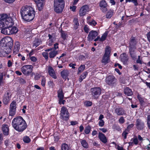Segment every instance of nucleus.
<instances>
[{"mask_svg":"<svg viewBox=\"0 0 150 150\" xmlns=\"http://www.w3.org/2000/svg\"><path fill=\"white\" fill-rule=\"evenodd\" d=\"M13 17H8L6 14L0 15V28L1 29V33L5 35H10V27L13 25Z\"/></svg>","mask_w":150,"mask_h":150,"instance_id":"1","label":"nucleus"},{"mask_svg":"<svg viewBox=\"0 0 150 150\" xmlns=\"http://www.w3.org/2000/svg\"><path fill=\"white\" fill-rule=\"evenodd\" d=\"M13 46L12 38L6 37L2 38L0 42V57L7 56L11 52Z\"/></svg>","mask_w":150,"mask_h":150,"instance_id":"2","label":"nucleus"},{"mask_svg":"<svg viewBox=\"0 0 150 150\" xmlns=\"http://www.w3.org/2000/svg\"><path fill=\"white\" fill-rule=\"evenodd\" d=\"M21 13L22 18L27 21H31L35 16V10L30 6H25L23 7L21 9Z\"/></svg>","mask_w":150,"mask_h":150,"instance_id":"3","label":"nucleus"},{"mask_svg":"<svg viewBox=\"0 0 150 150\" xmlns=\"http://www.w3.org/2000/svg\"><path fill=\"white\" fill-rule=\"evenodd\" d=\"M12 125L14 129L19 132H23L27 126L25 121L21 116L14 118L12 120Z\"/></svg>","mask_w":150,"mask_h":150,"instance_id":"4","label":"nucleus"},{"mask_svg":"<svg viewBox=\"0 0 150 150\" xmlns=\"http://www.w3.org/2000/svg\"><path fill=\"white\" fill-rule=\"evenodd\" d=\"M65 2L64 0H54V8L57 13H61L64 8Z\"/></svg>","mask_w":150,"mask_h":150,"instance_id":"5","label":"nucleus"},{"mask_svg":"<svg viewBox=\"0 0 150 150\" xmlns=\"http://www.w3.org/2000/svg\"><path fill=\"white\" fill-rule=\"evenodd\" d=\"M137 40L135 37H132L129 42V52L131 57L133 59L136 57L134 51L136 47L135 46L137 43Z\"/></svg>","mask_w":150,"mask_h":150,"instance_id":"6","label":"nucleus"},{"mask_svg":"<svg viewBox=\"0 0 150 150\" xmlns=\"http://www.w3.org/2000/svg\"><path fill=\"white\" fill-rule=\"evenodd\" d=\"M33 68L32 65L27 64L22 66L21 70L23 74L26 76H28L32 73Z\"/></svg>","mask_w":150,"mask_h":150,"instance_id":"7","label":"nucleus"},{"mask_svg":"<svg viewBox=\"0 0 150 150\" xmlns=\"http://www.w3.org/2000/svg\"><path fill=\"white\" fill-rule=\"evenodd\" d=\"M69 113L67 108L63 106L61 108L60 118L63 120H68L69 118Z\"/></svg>","mask_w":150,"mask_h":150,"instance_id":"8","label":"nucleus"},{"mask_svg":"<svg viewBox=\"0 0 150 150\" xmlns=\"http://www.w3.org/2000/svg\"><path fill=\"white\" fill-rule=\"evenodd\" d=\"M91 94L94 99H97L99 97L101 92V90L100 87H94L91 89Z\"/></svg>","mask_w":150,"mask_h":150,"instance_id":"9","label":"nucleus"},{"mask_svg":"<svg viewBox=\"0 0 150 150\" xmlns=\"http://www.w3.org/2000/svg\"><path fill=\"white\" fill-rule=\"evenodd\" d=\"M89 11V6L87 5H83L80 8L79 14L80 16H83L86 15L87 12Z\"/></svg>","mask_w":150,"mask_h":150,"instance_id":"10","label":"nucleus"},{"mask_svg":"<svg viewBox=\"0 0 150 150\" xmlns=\"http://www.w3.org/2000/svg\"><path fill=\"white\" fill-rule=\"evenodd\" d=\"M99 6L100 10L103 12H105L108 10V4L105 0L101 1L99 3Z\"/></svg>","mask_w":150,"mask_h":150,"instance_id":"11","label":"nucleus"},{"mask_svg":"<svg viewBox=\"0 0 150 150\" xmlns=\"http://www.w3.org/2000/svg\"><path fill=\"white\" fill-rule=\"evenodd\" d=\"M116 79L113 76H107L106 79V82L109 85L112 86L115 84Z\"/></svg>","mask_w":150,"mask_h":150,"instance_id":"12","label":"nucleus"},{"mask_svg":"<svg viewBox=\"0 0 150 150\" xmlns=\"http://www.w3.org/2000/svg\"><path fill=\"white\" fill-rule=\"evenodd\" d=\"M98 35V33L95 30H91L89 33L87 37L88 41H91L93 40Z\"/></svg>","mask_w":150,"mask_h":150,"instance_id":"13","label":"nucleus"},{"mask_svg":"<svg viewBox=\"0 0 150 150\" xmlns=\"http://www.w3.org/2000/svg\"><path fill=\"white\" fill-rule=\"evenodd\" d=\"M47 71L49 75L52 78L54 79H56L57 78V76L55 71L51 66H48Z\"/></svg>","mask_w":150,"mask_h":150,"instance_id":"14","label":"nucleus"},{"mask_svg":"<svg viewBox=\"0 0 150 150\" xmlns=\"http://www.w3.org/2000/svg\"><path fill=\"white\" fill-rule=\"evenodd\" d=\"M37 4L38 10L41 11L43 8L44 4L43 3L44 0H34Z\"/></svg>","mask_w":150,"mask_h":150,"instance_id":"15","label":"nucleus"},{"mask_svg":"<svg viewBox=\"0 0 150 150\" xmlns=\"http://www.w3.org/2000/svg\"><path fill=\"white\" fill-rule=\"evenodd\" d=\"M136 126L137 128L140 130L143 129L144 126V124L143 122L139 119H137L136 121Z\"/></svg>","mask_w":150,"mask_h":150,"instance_id":"16","label":"nucleus"},{"mask_svg":"<svg viewBox=\"0 0 150 150\" xmlns=\"http://www.w3.org/2000/svg\"><path fill=\"white\" fill-rule=\"evenodd\" d=\"M115 112L118 115H122L125 114L124 110L121 108H116L115 110Z\"/></svg>","mask_w":150,"mask_h":150,"instance_id":"17","label":"nucleus"},{"mask_svg":"<svg viewBox=\"0 0 150 150\" xmlns=\"http://www.w3.org/2000/svg\"><path fill=\"white\" fill-rule=\"evenodd\" d=\"M98 138L103 143H106L107 142V139L105 135L101 132H99L98 133Z\"/></svg>","mask_w":150,"mask_h":150,"instance_id":"18","label":"nucleus"},{"mask_svg":"<svg viewBox=\"0 0 150 150\" xmlns=\"http://www.w3.org/2000/svg\"><path fill=\"white\" fill-rule=\"evenodd\" d=\"M2 129L4 135H7L8 134L9 128L8 126L6 124H4L2 125Z\"/></svg>","mask_w":150,"mask_h":150,"instance_id":"19","label":"nucleus"},{"mask_svg":"<svg viewBox=\"0 0 150 150\" xmlns=\"http://www.w3.org/2000/svg\"><path fill=\"white\" fill-rule=\"evenodd\" d=\"M110 62V57L103 55L101 60V62L103 64L105 65L107 64Z\"/></svg>","mask_w":150,"mask_h":150,"instance_id":"20","label":"nucleus"},{"mask_svg":"<svg viewBox=\"0 0 150 150\" xmlns=\"http://www.w3.org/2000/svg\"><path fill=\"white\" fill-rule=\"evenodd\" d=\"M20 46L19 42L18 41L16 42L15 43L13 51L14 54H16L19 52L20 49Z\"/></svg>","mask_w":150,"mask_h":150,"instance_id":"21","label":"nucleus"},{"mask_svg":"<svg viewBox=\"0 0 150 150\" xmlns=\"http://www.w3.org/2000/svg\"><path fill=\"white\" fill-rule=\"evenodd\" d=\"M10 97L9 96V93L7 92L5 94L3 98V102L5 104H7L10 100Z\"/></svg>","mask_w":150,"mask_h":150,"instance_id":"22","label":"nucleus"},{"mask_svg":"<svg viewBox=\"0 0 150 150\" xmlns=\"http://www.w3.org/2000/svg\"><path fill=\"white\" fill-rule=\"evenodd\" d=\"M91 17L88 16L87 18L88 23L90 25L93 26H95L97 24V22L94 20L91 19Z\"/></svg>","mask_w":150,"mask_h":150,"instance_id":"23","label":"nucleus"},{"mask_svg":"<svg viewBox=\"0 0 150 150\" xmlns=\"http://www.w3.org/2000/svg\"><path fill=\"white\" fill-rule=\"evenodd\" d=\"M69 72L67 70H64L62 71L61 73V76L62 78L66 79L69 75Z\"/></svg>","mask_w":150,"mask_h":150,"instance_id":"24","label":"nucleus"},{"mask_svg":"<svg viewBox=\"0 0 150 150\" xmlns=\"http://www.w3.org/2000/svg\"><path fill=\"white\" fill-rule=\"evenodd\" d=\"M121 61L124 64H126L128 59L127 55L125 54H123L121 55Z\"/></svg>","mask_w":150,"mask_h":150,"instance_id":"25","label":"nucleus"},{"mask_svg":"<svg viewBox=\"0 0 150 150\" xmlns=\"http://www.w3.org/2000/svg\"><path fill=\"white\" fill-rule=\"evenodd\" d=\"M82 146L85 149H88L89 147V145L85 139H81L80 141Z\"/></svg>","mask_w":150,"mask_h":150,"instance_id":"26","label":"nucleus"},{"mask_svg":"<svg viewBox=\"0 0 150 150\" xmlns=\"http://www.w3.org/2000/svg\"><path fill=\"white\" fill-rule=\"evenodd\" d=\"M124 93L128 96H131L133 94L132 90L128 87H126L124 89Z\"/></svg>","mask_w":150,"mask_h":150,"instance_id":"27","label":"nucleus"},{"mask_svg":"<svg viewBox=\"0 0 150 150\" xmlns=\"http://www.w3.org/2000/svg\"><path fill=\"white\" fill-rule=\"evenodd\" d=\"M111 51L110 48L109 46H107L105 50V52L104 55L110 57Z\"/></svg>","mask_w":150,"mask_h":150,"instance_id":"28","label":"nucleus"},{"mask_svg":"<svg viewBox=\"0 0 150 150\" xmlns=\"http://www.w3.org/2000/svg\"><path fill=\"white\" fill-rule=\"evenodd\" d=\"M10 35L16 34L18 31V28L15 26H13L12 27H10Z\"/></svg>","mask_w":150,"mask_h":150,"instance_id":"29","label":"nucleus"},{"mask_svg":"<svg viewBox=\"0 0 150 150\" xmlns=\"http://www.w3.org/2000/svg\"><path fill=\"white\" fill-rule=\"evenodd\" d=\"M57 94L59 99H63L64 97V93L62 89H59L58 91Z\"/></svg>","mask_w":150,"mask_h":150,"instance_id":"30","label":"nucleus"},{"mask_svg":"<svg viewBox=\"0 0 150 150\" xmlns=\"http://www.w3.org/2000/svg\"><path fill=\"white\" fill-rule=\"evenodd\" d=\"M57 54V51L55 50H53L50 52L49 57L50 58H54Z\"/></svg>","mask_w":150,"mask_h":150,"instance_id":"31","label":"nucleus"},{"mask_svg":"<svg viewBox=\"0 0 150 150\" xmlns=\"http://www.w3.org/2000/svg\"><path fill=\"white\" fill-rule=\"evenodd\" d=\"M41 40L38 38L35 39L33 43V46L35 47H38L41 44Z\"/></svg>","mask_w":150,"mask_h":150,"instance_id":"32","label":"nucleus"},{"mask_svg":"<svg viewBox=\"0 0 150 150\" xmlns=\"http://www.w3.org/2000/svg\"><path fill=\"white\" fill-rule=\"evenodd\" d=\"M61 150H69L70 148L68 145L66 143L62 144L61 146Z\"/></svg>","mask_w":150,"mask_h":150,"instance_id":"33","label":"nucleus"},{"mask_svg":"<svg viewBox=\"0 0 150 150\" xmlns=\"http://www.w3.org/2000/svg\"><path fill=\"white\" fill-rule=\"evenodd\" d=\"M129 130L128 129H125L122 132V136L125 139L127 138V135L129 133Z\"/></svg>","mask_w":150,"mask_h":150,"instance_id":"34","label":"nucleus"},{"mask_svg":"<svg viewBox=\"0 0 150 150\" xmlns=\"http://www.w3.org/2000/svg\"><path fill=\"white\" fill-rule=\"evenodd\" d=\"M113 13V11L110 9L109 10L106 15V18H110L112 16Z\"/></svg>","mask_w":150,"mask_h":150,"instance_id":"35","label":"nucleus"},{"mask_svg":"<svg viewBox=\"0 0 150 150\" xmlns=\"http://www.w3.org/2000/svg\"><path fill=\"white\" fill-rule=\"evenodd\" d=\"M87 75V73L86 72H84L80 76L79 79V81L80 82H81L82 81L86 78Z\"/></svg>","mask_w":150,"mask_h":150,"instance_id":"36","label":"nucleus"},{"mask_svg":"<svg viewBox=\"0 0 150 150\" xmlns=\"http://www.w3.org/2000/svg\"><path fill=\"white\" fill-rule=\"evenodd\" d=\"M74 28L75 29H76L79 25V23L77 18H75L74 20Z\"/></svg>","mask_w":150,"mask_h":150,"instance_id":"37","label":"nucleus"},{"mask_svg":"<svg viewBox=\"0 0 150 150\" xmlns=\"http://www.w3.org/2000/svg\"><path fill=\"white\" fill-rule=\"evenodd\" d=\"M16 103L13 101L11 102L10 105V109L16 110Z\"/></svg>","mask_w":150,"mask_h":150,"instance_id":"38","label":"nucleus"},{"mask_svg":"<svg viewBox=\"0 0 150 150\" xmlns=\"http://www.w3.org/2000/svg\"><path fill=\"white\" fill-rule=\"evenodd\" d=\"M91 130V127L89 125L87 126L85 128L84 132L85 133L88 134L90 133Z\"/></svg>","mask_w":150,"mask_h":150,"instance_id":"39","label":"nucleus"},{"mask_svg":"<svg viewBox=\"0 0 150 150\" xmlns=\"http://www.w3.org/2000/svg\"><path fill=\"white\" fill-rule=\"evenodd\" d=\"M61 33L62 38L64 40L66 39L67 37L66 33L63 31H62Z\"/></svg>","mask_w":150,"mask_h":150,"instance_id":"40","label":"nucleus"},{"mask_svg":"<svg viewBox=\"0 0 150 150\" xmlns=\"http://www.w3.org/2000/svg\"><path fill=\"white\" fill-rule=\"evenodd\" d=\"M23 141L26 143H29L31 141V140L29 137L26 136L23 137Z\"/></svg>","mask_w":150,"mask_h":150,"instance_id":"41","label":"nucleus"},{"mask_svg":"<svg viewBox=\"0 0 150 150\" xmlns=\"http://www.w3.org/2000/svg\"><path fill=\"white\" fill-rule=\"evenodd\" d=\"M48 36L49 37V39L50 40H52L53 42L55 41V40L56 39L55 35L54 34H52V35L49 34Z\"/></svg>","mask_w":150,"mask_h":150,"instance_id":"42","label":"nucleus"},{"mask_svg":"<svg viewBox=\"0 0 150 150\" xmlns=\"http://www.w3.org/2000/svg\"><path fill=\"white\" fill-rule=\"evenodd\" d=\"M107 36V33L105 32L102 36L100 39V41H103L105 40Z\"/></svg>","mask_w":150,"mask_h":150,"instance_id":"43","label":"nucleus"},{"mask_svg":"<svg viewBox=\"0 0 150 150\" xmlns=\"http://www.w3.org/2000/svg\"><path fill=\"white\" fill-rule=\"evenodd\" d=\"M85 67L84 65H81L78 69L79 73H81L85 69Z\"/></svg>","mask_w":150,"mask_h":150,"instance_id":"44","label":"nucleus"},{"mask_svg":"<svg viewBox=\"0 0 150 150\" xmlns=\"http://www.w3.org/2000/svg\"><path fill=\"white\" fill-rule=\"evenodd\" d=\"M125 2L126 3L128 2H132L135 6L137 5L138 4L137 0H126Z\"/></svg>","mask_w":150,"mask_h":150,"instance_id":"45","label":"nucleus"},{"mask_svg":"<svg viewBox=\"0 0 150 150\" xmlns=\"http://www.w3.org/2000/svg\"><path fill=\"white\" fill-rule=\"evenodd\" d=\"M92 102L89 101H86L84 103L86 107L91 106L92 105Z\"/></svg>","mask_w":150,"mask_h":150,"instance_id":"46","label":"nucleus"},{"mask_svg":"<svg viewBox=\"0 0 150 150\" xmlns=\"http://www.w3.org/2000/svg\"><path fill=\"white\" fill-rule=\"evenodd\" d=\"M16 110L10 109L9 114L11 116L15 115L16 113Z\"/></svg>","mask_w":150,"mask_h":150,"instance_id":"47","label":"nucleus"},{"mask_svg":"<svg viewBox=\"0 0 150 150\" xmlns=\"http://www.w3.org/2000/svg\"><path fill=\"white\" fill-rule=\"evenodd\" d=\"M112 143L115 145V147L116 149H117L118 150H124L122 147L118 145H117L115 142H113Z\"/></svg>","mask_w":150,"mask_h":150,"instance_id":"48","label":"nucleus"},{"mask_svg":"<svg viewBox=\"0 0 150 150\" xmlns=\"http://www.w3.org/2000/svg\"><path fill=\"white\" fill-rule=\"evenodd\" d=\"M131 141H132L134 144L137 145L138 144V140L137 138H133L132 139Z\"/></svg>","mask_w":150,"mask_h":150,"instance_id":"49","label":"nucleus"},{"mask_svg":"<svg viewBox=\"0 0 150 150\" xmlns=\"http://www.w3.org/2000/svg\"><path fill=\"white\" fill-rule=\"evenodd\" d=\"M76 7L73 5L71 4L70 8V10L73 12H75L76 11Z\"/></svg>","mask_w":150,"mask_h":150,"instance_id":"50","label":"nucleus"},{"mask_svg":"<svg viewBox=\"0 0 150 150\" xmlns=\"http://www.w3.org/2000/svg\"><path fill=\"white\" fill-rule=\"evenodd\" d=\"M137 98L141 104H143L144 103V99L142 98L141 96L139 95L137 96Z\"/></svg>","mask_w":150,"mask_h":150,"instance_id":"51","label":"nucleus"},{"mask_svg":"<svg viewBox=\"0 0 150 150\" xmlns=\"http://www.w3.org/2000/svg\"><path fill=\"white\" fill-rule=\"evenodd\" d=\"M48 86L50 87L53 88L55 85L53 81H50L48 82Z\"/></svg>","mask_w":150,"mask_h":150,"instance_id":"52","label":"nucleus"},{"mask_svg":"<svg viewBox=\"0 0 150 150\" xmlns=\"http://www.w3.org/2000/svg\"><path fill=\"white\" fill-rule=\"evenodd\" d=\"M119 122L121 124L124 123L125 122V120L123 117H121L118 120Z\"/></svg>","mask_w":150,"mask_h":150,"instance_id":"53","label":"nucleus"},{"mask_svg":"<svg viewBox=\"0 0 150 150\" xmlns=\"http://www.w3.org/2000/svg\"><path fill=\"white\" fill-rule=\"evenodd\" d=\"M104 124L105 122L103 120H100L98 123V125L99 126L102 127L104 125Z\"/></svg>","mask_w":150,"mask_h":150,"instance_id":"54","label":"nucleus"},{"mask_svg":"<svg viewBox=\"0 0 150 150\" xmlns=\"http://www.w3.org/2000/svg\"><path fill=\"white\" fill-rule=\"evenodd\" d=\"M84 30L85 32L87 33H88L90 30L89 28L86 25H85L84 28Z\"/></svg>","mask_w":150,"mask_h":150,"instance_id":"55","label":"nucleus"},{"mask_svg":"<svg viewBox=\"0 0 150 150\" xmlns=\"http://www.w3.org/2000/svg\"><path fill=\"white\" fill-rule=\"evenodd\" d=\"M3 75H0V85H2L4 84V83L3 81Z\"/></svg>","mask_w":150,"mask_h":150,"instance_id":"56","label":"nucleus"},{"mask_svg":"<svg viewBox=\"0 0 150 150\" xmlns=\"http://www.w3.org/2000/svg\"><path fill=\"white\" fill-rule=\"evenodd\" d=\"M13 61H11L10 60H8V61L7 62V66L8 67H11L13 64Z\"/></svg>","mask_w":150,"mask_h":150,"instance_id":"57","label":"nucleus"},{"mask_svg":"<svg viewBox=\"0 0 150 150\" xmlns=\"http://www.w3.org/2000/svg\"><path fill=\"white\" fill-rule=\"evenodd\" d=\"M46 79L45 78H43L41 80V85L43 86H45L46 83Z\"/></svg>","mask_w":150,"mask_h":150,"instance_id":"58","label":"nucleus"},{"mask_svg":"<svg viewBox=\"0 0 150 150\" xmlns=\"http://www.w3.org/2000/svg\"><path fill=\"white\" fill-rule=\"evenodd\" d=\"M65 102V100H63V99H58L59 103L60 105L62 104L63 105L64 104Z\"/></svg>","mask_w":150,"mask_h":150,"instance_id":"59","label":"nucleus"},{"mask_svg":"<svg viewBox=\"0 0 150 150\" xmlns=\"http://www.w3.org/2000/svg\"><path fill=\"white\" fill-rule=\"evenodd\" d=\"M53 42V41L52 40H50L49 39L47 40V43L49 46H51L52 45Z\"/></svg>","mask_w":150,"mask_h":150,"instance_id":"60","label":"nucleus"},{"mask_svg":"<svg viewBox=\"0 0 150 150\" xmlns=\"http://www.w3.org/2000/svg\"><path fill=\"white\" fill-rule=\"evenodd\" d=\"M42 55L46 59H47L48 58V55L47 53L45 52H43L42 53Z\"/></svg>","mask_w":150,"mask_h":150,"instance_id":"61","label":"nucleus"},{"mask_svg":"<svg viewBox=\"0 0 150 150\" xmlns=\"http://www.w3.org/2000/svg\"><path fill=\"white\" fill-rule=\"evenodd\" d=\"M147 124L148 127L150 129V115H149L147 117Z\"/></svg>","mask_w":150,"mask_h":150,"instance_id":"62","label":"nucleus"},{"mask_svg":"<svg viewBox=\"0 0 150 150\" xmlns=\"http://www.w3.org/2000/svg\"><path fill=\"white\" fill-rule=\"evenodd\" d=\"M30 58L31 61L33 62H35L37 60L36 58L34 56L30 57Z\"/></svg>","mask_w":150,"mask_h":150,"instance_id":"63","label":"nucleus"},{"mask_svg":"<svg viewBox=\"0 0 150 150\" xmlns=\"http://www.w3.org/2000/svg\"><path fill=\"white\" fill-rule=\"evenodd\" d=\"M146 36L148 40L150 42V31L147 34Z\"/></svg>","mask_w":150,"mask_h":150,"instance_id":"64","label":"nucleus"}]
</instances>
